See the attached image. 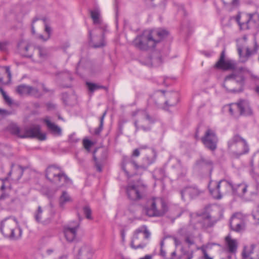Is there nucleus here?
<instances>
[{
  "label": "nucleus",
  "instance_id": "nucleus-40",
  "mask_svg": "<svg viewBox=\"0 0 259 259\" xmlns=\"http://www.w3.org/2000/svg\"><path fill=\"white\" fill-rule=\"evenodd\" d=\"M28 96H31L38 98L42 96V94L39 91L38 89L29 85Z\"/></svg>",
  "mask_w": 259,
  "mask_h": 259
},
{
  "label": "nucleus",
  "instance_id": "nucleus-36",
  "mask_svg": "<svg viewBox=\"0 0 259 259\" xmlns=\"http://www.w3.org/2000/svg\"><path fill=\"white\" fill-rule=\"evenodd\" d=\"M107 111H105L100 118V124L99 126L95 130L94 134L99 135L103 129L104 120L106 115Z\"/></svg>",
  "mask_w": 259,
  "mask_h": 259
},
{
  "label": "nucleus",
  "instance_id": "nucleus-29",
  "mask_svg": "<svg viewBox=\"0 0 259 259\" xmlns=\"http://www.w3.org/2000/svg\"><path fill=\"white\" fill-rule=\"evenodd\" d=\"M72 199L66 191H63L59 198V206L64 208L65 204L67 202H72Z\"/></svg>",
  "mask_w": 259,
  "mask_h": 259
},
{
  "label": "nucleus",
  "instance_id": "nucleus-43",
  "mask_svg": "<svg viewBox=\"0 0 259 259\" xmlns=\"http://www.w3.org/2000/svg\"><path fill=\"white\" fill-rule=\"evenodd\" d=\"M83 211L87 219L92 220V210L88 205L83 207Z\"/></svg>",
  "mask_w": 259,
  "mask_h": 259
},
{
  "label": "nucleus",
  "instance_id": "nucleus-61",
  "mask_svg": "<svg viewBox=\"0 0 259 259\" xmlns=\"http://www.w3.org/2000/svg\"><path fill=\"white\" fill-rule=\"evenodd\" d=\"M45 31L48 33V36H49V37H50V34H51V27H49V26L46 25Z\"/></svg>",
  "mask_w": 259,
  "mask_h": 259
},
{
  "label": "nucleus",
  "instance_id": "nucleus-32",
  "mask_svg": "<svg viewBox=\"0 0 259 259\" xmlns=\"http://www.w3.org/2000/svg\"><path fill=\"white\" fill-rule=\"evenodd\" d=\"M34 49L38 51V55L40 59H45L48 57L49 52L46 48L40 46H35Z\"/></svg>",
  "mask_w": 259,
  "mask_h": 259
},
{
  "label": "nucleus",
  "instance_id": "nucleus-60",
  "mask_svg": "<svg viewBox=\"0 0 259 259\" xmlns=\"http://www.w3.org/2000/svg\"><path fill=\"white\" fill-rule=\"evenodd\" d=\"M9 197V195L5 192H3L1 195H0V200H4L6 198Z\"/></svg>",
  "mask_w": 259,
  "mask_h": 259
},
{
  "label": "nucleus",
  "instance_id": "nucleus-46",
  "mask_svg": "<svg viewBox=\"0 0 259 259\" xmlns=\"http://www.w3.org/2000/svg\"><path fill=\"white\" fill-rule=\"evenodd\" d=\"M200 162H201V164L203 165L209 166L211 168H212V167L213 162L209 159H205L204 158H201Z\"/></svg>",
  "mask_w": 259,
  "mask_h": 259
},
{
  "label": "nucleus",
  "instance_id": "nucleus-12",
  "mask_svg": "<svg viewBox=\"0 0 259 259\" xmlns=\"http://www.w3.org/2000/svg\"><path fill=\"white\" fill-rule=\"evenodd\" d=\"M201 141L207 149L213 152L217 149L219 139L214 130L211 128L207 129L201 137Z\"/></svg>",
  "mask_w": 259,
  "mask_h": 259
},
{
  "label": "nucleus",
  "instance_id": "nucleus-63",
  "mask_svg": "<svg viewBox=\"0 0 259 259\" xmlns=\"http://www.w3.org/2000/svg\"><path fill=\"white\" fill-rule=\"evenodd\" d=\"M6 50V44L4 42H0V50L5 51Z\"/></svg>",
  "mask_w": 259,
  "mask_h": 259
},
{
  "label": "nucleus",
  "instance_id": "nucleus-6",
  "mask_svg": "<svg viewBox=\"0 0 259 259\" xmlns=\"http://www.w3.org/2000/svg\"><path fill=\"white\" fill-rule=\"evenodd\" d=\"M230 182L226 180L217 181L210 180L208 185V188L211 196L217 200L222 198L223 196L230 191Z\"/></svg>",
  "mask_w": 259,
  "mask_h": 259
},
{
  "label": "nucleus",
  "instance_id": "nucleus-13",
  "mask_svg": "<svg viewBox=\"0 0 259 259\" xmlns=\"http://www.w3.org/2000/svg\"><path fill=\"white\" fill-rule=\"evenodd\" d=\"M147 186L144 184L138 185H129L126 188V193L129 199L132 200L141 199L146 193Z\"/></svg>",
  "mask_w": 259,
  "mask_h": 259
},
{
  "label": "nucleus",
  "instance_id": "nucleus-11",
  "mask_svg": "<svg viewBox=\"0 0 259 259\" xmlns=\"http://www.w3.org/2000/svg\"><path fill=\"white\" fill-rule=\"evenodd\" d=\"M229 112L235 117L251 115L252 110L248 101L241 100L229 105Z\"/></svg>",
  "mask_w": 259,
  "mask_h": 259
},
{
  "label": "nucleus",
  "instance_id": "nucleus-62",
  "mask_svg": "<svg viewBox=\"0 0 259 259\" xmlns=\"http://www.w3.org/2000/svg\"><path fill=\"white\" fill-rule=\"evenodd\" d=\"M38 20L37 18H34L32 22V24H31V31H32V33L33 34H34L35 33V31H34V23Z\"/></svg>",
  "mask_w": 259,
  "mask_h": 259
},
{
  "label": "nucleus",
  "instance_id": "nucleus-34",
  "mask_svg": "<svg viewBox=\"0 0 259 259\" xmlns=\"http://www.w3.org/2000/svg\"><path fill=\"white\" fill-rule=\"evenodd\" d=\"M29 86L24 84L19 85L16 87V91L17 94L21 96H28Z\"/></svg>",
  "mask_w": 259,
  "mask_h": 259
},
{
  "label": "nucleus",
  "instance_id": "nucleus-35",
  "mask_svg": "<svg viewBox=\"0 0 259 259\" xmlns=\"http://www.w3.org/2000/svg\"><path fill=\"white\" fill-rule=\"evenodd\" d=\"M10 131L11 133L14 135L21 138V136H23L24 130H21L17 125L12 124L10 126Z\"/></svg>",
  "mask_w": 259,
  "mask_h": 259
},
{
  "label": "nucleus",
  "instance_id": "nucleus-1",
  "mask_svg": "<svg viewBox=\"0 0 259 259\" xmlns=\"http://www.w3.org/2000/svg\"><path fill=\"white\" fill-rule=\"evenodd\" d=\"M251 77L256 78V76L248 69L239 67L226 76L223 83V87L228 91L231 93H240L243 91L246 79Z\"/></svg>",
  "mask_w": 259,
  "mask_h": 259
},
{
  "label": "nucleus",
  "instance_id": "nucleus-39",
  "mask_svg": "<svg viewBox=\"0 0 259 259\" xmlns=\"http://www.w3.org/2000/svg\"><path fill=\"white\" fill-rule=\"evenodd\" d=\"M43 210L40 206H38L37 209L34 213V218L35 221L38 223H41L42 214Z\"/></svg>",
  "mask_w": 259,
  "mask_h": 259
},
{
  "label": "nucleus",
  "instance_id": "nucleus-26",
  "mask_svg": "<svg viewBox=\"0 0 259 259\" xmlns=\"http://www.w3.org/2000/svg\"><path fill=\"white\" fill-rule=\"evenodd\" d=\"M168 98L169 99L167 100L164 99V109H166L169 107L175 106L179 101L178 94L176 93L169 94Z\"/></svg>",
  "mask_w": 259,
  "mask_h": 259
},
{
  "label": "nucleus",
  "instance_id": "nucleus-48",
  "mask_svg": "<svg viewBox=\"0 0 259 259\" xmlns=\"http://www.w3.org/2000/svg\"><path fill=\"white\" fill-rule=\"evenodd\" d=\"M79 141V139L77 138L74 134L70 135L69 137V141L71 143H76Z\"/></svg>",
  "mask_w": 259,
  "mask_h": 259
},
{
  "label": "nucleus",
  "instance_id": "nucleus-27",
  "mask_svg": "<svg viewBox=\"0 0 259 259\" xmlns=\"http://www.w3.org/2000/svg\"><path fill=\"white\" fill-rule=\"evenodd\" d=\"M49 130L54 135L60 136L62 134L61 128L54 123L52 122L49 119L44 120Z\"/></svg>",
  "mask_w": 259,
  "mask_h": 259
},
{
  "label": "nucleus",
  "instance_id": "nucleus-5",
  "mask_svg": "<svg viewBox=\"0 0 259 259\" xmlns=\"http://www.w3.org/2000/svg\"><path fill=\"white\" fill-rule=\"evenodd\" d=\"M227 145L228 150L236 158L249 153V147L247 141L239 134L234 135L228 141Z\"/></svg>",
  "mask_w": 259,
  "mask_h": 259
},
{
  "label": "nucleus",
  "instance_id": "nucleus-19",
  "mask_svg": "<svg viewBox=\"0 0 259 259\" xmlns=\"http://www.w3.org/2000/svg\"><path fill=\"white\" fill-rule=\"evenodd\" d=\"M230 190H231L234 195L238 196H244L247 192L248 186L245 183H241L237 185H234L232 182H230Z\"/></svg>",
  "mask_w": 259,
  "mask_h": 259
},
{
  "label": "nucleus",
  "instance_id": "nucleus-3",
  "mask_svg": "<svg viewBox=\"0 0 259 259\" xmlns=\"http://www.w3.org/2000/svg\"><path fill=\"white\" fill-rule=\"evenodd\" d=\"M153 157L150 158L146 157L147 164L139 165L135 160H134L132 157H128L124 156L123 157L122 162L121 163V168L124 172L125 174L128 178L132 177L131 175V166H133L134 170L137 171L140 170L145 171L147 169L148 166L154 162L156 160L157 153L155 149H152Z\"/></svg>",
  "mask_w": 259,
  "mask_h": 259
},
{
  "label": "nucleus",
  "instance_id": "nucleus-24",
  "mask_svg": "<svg viewBox=\"0 0 259 259\" xmlns=\"http://www.w3.org/2000/svg\"><path fill=\"white\" fill-rule=\"evenodd\" d=\"M199 222L202 227L206 229L213 227L216 223V221L212 220L210 214H205L202 216Z\"/></svg>",
  "mask_w": 259,
  "mask_h": 259
},
{
  "label": "nucleus",
  "instance_id": "nucleus-49",
  "mask_svg": "<svg viewBox=\"0 0 259 259\" xmlns=\"http://www.w3.org/2000/svg\"><path fill=\"white\" fill-rule=\"evenodd\" d=\"M185 241L188 244L189 247H190L191 245L195 244V241L194 239L193 238H191L190 236L186 237L185 239Z\"/></svg>",
  "mask_w": 259,
  "mask_h": 259
},
{
  "label": "nucleus",
  "instance_id": "nucleus-31",
  "mask_svg": "<svg viewBox=\"0 0 259 259\" xmlns=\"http://www.w3.org/2000/svg\"><path fill=\"white\" fill-rule=\"evenodd\" d=\"M244 221H245V220L241 214H234L230 219V227L231 228Z\"/></svg>",
  "mask_w": 259,
  "mask_h": 259
},
{
  "label": "nucleus",
  "instance_id": "nucleus-50",
  "mask_svg": "<svg viewBox=\"0 0 259 259\" xmlns=\"http://www.w3.org/2000/svg\"><path fill=\"white\" fill-rule=\"evenodd\" d=\"M252 216L254 220L259 221V206L252 212Z\"/></svg>",
  "mask_w": 259,
  "mask_h": 259
},
{
  "label": "nucleus",
  "instance_id": "nucleus-2",
  "mask_svg": "<svg viewBox=\"0 0 259 259\" xmlns=\"http://www.w3.org/2000/svg\"><path fill=\"white\" fill-rule=\"evenodd\" d=\"M143 210L149 217H162L168 210L165 201L159 197H152L147 200Z\"/></svg>",
  "mask_w": 259,
  "mask_h": 259
},
{
  "label": "nucleus",
  "instance_id": "nucleus-21",
  "mask_svg": "<svg viewBox=\"0 0 259 259\" xmlns=\"http://www.w3.org/2000/svg\"><path fill=\"white\" fill-rule=\"evenodd\" d=\"M149 32L152 33L153 39L156 41V46L169 34L168 31L162 29L150 30Z\"/></svg>",
  "mask_w": 259,
  "mask_h": 259
},
{
  "label": "nucleus",
  "instance_id": "nucleus-10",
  "mask_svg": "<svg viewBox=\"0 0 259 259\" xmlns=\"http://www.w3.org/2000/svg\"><path fill=\"white\" fill-rule=\"evenodd\" d=\"M150 233L145 225H143L136 230L132 240L131 242V246L132 248L137 249L145 247L147 243L144 242L143 239H148L150 237Z\"/></svg>",
  "mask_w": 259,
  "mask_h": 259
},
{
  "label": "nucleus",
  "instance_id": "nucleus-16",
  "mask_svg": "<svg viewBox=\"0 0 259 259\" xmlns=\"http://www.w3.org/2000/svg\"><path fill=\"white\" fill-rule=\"evenodd\" d=\"M214 68L224 70L234 69L235 64L231 60H225V50L222 51L219 60L214 65Z\"/></svg>",
  "mask_w": 259,
  "mask_h": 259
},
{
  "label": "nucleus",
  "instance_id": "nucleus-56",
  "mask_svg": "<svg viewBox=\"0 0 259 259\" xmlns=\"http://www.w3.org/2000/svg\"><path fill=\"white\" fill-rule=\"evenodd\" d=\"M4 99L6 101V102L9 104L11 105L12 104V101L11 98L7 95H6L3 97Z\"/></svg>",
  "mask_w": 259,
  "mask_h": 259
},
{
  "label": "nucleus",
  "instance_id": "nucleus-33",
  "mask_svg": "<svg viewBox=\"0 0 259 259\" xmlns=\"http://www.w3.org/2000/svg\"><path fill=\"white\" fill-rule=\"evenodd\" d=\"M85 84L88 87V90L91 93H93L95 91L99 89H104L106 91L108 90V88L105 86L98 85L90 82H86Z\"/></svg>",
  "mask_w": 259,
  "mask_h": 259
},
{
  "label": "nucleus",
  "instance_id": "nucleus-14",
  "mask_svg": "<svg viewBox=\"0 0 259 259\" xmlns=\"http://www.w3.org/2000/svg\"><path fill=\"white\" fill-rule=\"evenodd\" d=\"M98 29L101 31V34L99 36H95L93 38L92 37L91 30H89L90 43L91 46L94 48L103 47L106 45L105 33L107 30V26H101L99 27Z\"/></svg>",
  "mask_w": 259,
  "mask_h": 259
},
{
  "label": "nucleus",
  "instance_id": "nucleus-41",
  "mask_svg": "<svg viewBox=\"0 0 259 259\" xmlns=\"http://www.w3.org/2000/svg\"><path fill=\"white\" fill-rule=\"evenodd\" d=\"M245 222H242L241 223H239V224H237L236 225L231 227V229L237 233H240L243 232L245 229Z\"/></svg>",
  "mask_w": 259,
  "mask_h": 259
},
{
  "label": "nucleus",
  "instance_id": "nucleus-28",
  "mask_svg": "<svg viewBox=\"0 0 259 259\" xmlns=\"http://www.w3.org/2000/svg\"><path fill=\"white\" fill-rule=\"evenodd\" d=\"M225 8L228 11L237 9L240 4V0H222Z\"/></svg>",
  "mask_w": 259,
  "mask_h": 259
},
{
  "label": "nucleus",
  "instance_id": "nucleus-47",
  "mask_svg": "<svg viewBox=\"0 0 259 259\" xmlns=\"http://www.w3.org/2000/svg\"><path fill=\"white\" fill-rule=\"evenodd\" d=\"M83 145L87 150L89 151L92 146L93 145V143L88 139H83Z\"/></svg>",
  "mask_w": 259,
  "mask_h": 259
},
{
  "label": "nucleus",
  "instance_id": "nucleus-55",
  "mask_svg": "<svg viewBox=\"0 0 259 259\" xmlns=\"http://www.w3.org/2000/svg\"><path fill=\"white\" fill-rule=\"evenodd\" d=\"M255 79V91L259 94V78L256 76V78H254Z\"/></svg>",
  "mask_w": 259,
  "mask_h": 259
},
{
  "label": "nucleus",
  "instance_id": "nucleus-51",
  "mask_svg": "<svg viewBox=\"0 0 259 259\" xmlns=\"http://www.w3.org/2000/svg\"><path fill=\"white\" fill-rule=\"evenodd\" d=\"M163 245H164L163 242V241H161V242H160V256H161L162 257H164V258H165V257H166V251H165V250H163Z\"/></svg>",
  "mask_w": 259,
  "mask_h": 259
},
{
  "label": "nucleus",
  "instance_id": "nucleus-59",
  "mask_svg": "<svg viewBox=\"0 0 259 259\" xmlns=\"http://www.w3.org/2000/svg\"><path fill=\"white\" fill-rule=\"evenodd\" d=\"M203 259H213L211 257H210L207 254L206 250H203Z\"/></svg>",
  "mask_w": 259,
  "mask_h": 259
},
{
  "label": "nucleus",
  "instance_id": "nucleus-52",
  "mask_svg": "<svg viewBox=\"0 0 259 259\" xmlns=\"http://www.w3.org/2000/svg\"><path fill=\"white\" fill-rule=\"evenodd\" d=\"M24 169L25 168L22 166L21 165L18 166V169L17 170V172L19 174V176L18 177V179H20L22 176Z\"/></svg>",
  "mask_w": 259,
  "mask_h": 259
},
{
  "label": "nucleus",
  "instance_id": "nucleus-53",
  "mask_svg": "<svg viewBox=\"0 0 259 259\" xmlns=\"http://www.w3.org/2000/svg\"><path fill=\"white\" fill-rule=\"evenodd\" d=\"M11 112L6 110V109H0V115L2 116H6L8 115L11 114Z\"/></svg>",
  "mask_w": 259,
  "mask_h": 259
},
{
  "label": "nucleus",
  "instance_id": "nucleus-15",
  "mask_svg": "<svg viewBox=\"0 0 259 259\" xmlns=\"http://www.w3.org/2000/svg\"><path fill=\"white\" fill-rule=\"evenodd\" d=\"M21 138H37L39 140L44 141L46 139L45 134L40 132L39 125H35L33 127L24 130L23 136Z\"/></svg>",
  "mask_w": 259,
  "mask_h": 259
},
{
  "label": "nucleus",
  "instance_id": "nucleus-42",
  "mask_svg": "<svg viewBox=\"0 0 259 259\" xmlns=\"http://www.w3.org/2000/svg\"><path fill=\"white\" fill-rule=\"evenodd\" d=\"M138 120H135L134 122V125L136 127V131L137 132L140 129L142 130L143 131L146 132L151 131V127L150 126H144V125H139Z\"/></svg>",
  "mask_w": 259,
  "mask_h": 259
},
{
  "label": "nucleus",
  "instance_id": "nucleus-45",
  "mask_svg": "<svg viewBox=\"0 0 259 259\" xmlns=\"http://www.w3.org/2000/svg\"><path fill=\"white\" fill-rule=\"evenodd\" d=\"M93 160L95 161V165L97 170L101 172L102 171V163L98 160L94 154H93Z\"/></svg>",
  "mask_w": 259,
  "mask_h": 259
},
{
  "label": "nucleus",
  "instance_id": "nucleus-17",
  "mask_svg": "<svg viewBox=\"0 0 259 259\" xmlns=\"http://www.w3.org/2000/svg\"><path fill=\"white\" fill-rule=\"evenodd\" d=\"M165 91L159 90L155 92L149 99L150 103L154 104L158 108L164 109Z\"/></svg>",
  "mask_w": 259,
  "mask_h": 259
},
{
  "label": "nucleus",
  "instance_id": "nucleus-44",
  "mask_svg": "<svg viewBox=\"0 0 259 259\" xmlns=\"http://www.w3.org/2000/svg\"><path fill=\"white\" fill-rule=\"evenodd\" d=\"M258 47L257 46V45L256 43L255 44L253 50H250V49L249 48H247L246 49L245 57L246 58H248L251 55L256 53L257 50H258Z\"/></svg>",
  "mask_w": 259,
  "mask_h": 259
},
{
  "label": "nucleus",
  "instance_id": "nucleus-64",
  "mask_svg": "<svg viewBox=\"0 0 259 259\" xmlns=\"http://www.w3.org/2000/svg\"><path fill=\"white\" fill-rule=\"evenodd\" d=\"M173 239L175 242V244L176 246H178L181 244V242L177 239V238L175 237L173 238Z\"/></svg>",
  "mask_w": 259,
  "mask_h": 259
},
{
  "label": "nucleus",
  "instance_id": "nucleus-57",
  "mask_svg": "<svg viewBox=\"0 0 259 259\" xmlns=\"http://www.w3.org/2000/svg\"><path fill=\"white\" fill-rule=\"evenodd\" d=\"M140 151L138 149H136L133 151L132 153L133 157H138L140 155Z\"/></svg>",
  "mask_w": 259,
  "mask_h": 259
},
{
  "label": "nucleus",
  "instance_id": "nucleus-18",
  "mask_svg": "<svg viewBox=\"0 0 259 259\" xmlns=\"http://www.w3.org/2000/svg\"><path fill=\"white\" fill-rule=\"evenodd\" d=\"M203 191L196 186H187L181 191V197L183 199L185 195H188L191 198L198 196Z\"/></svg>",
  "mask_w": 259,
  "mask_h": 259
},
{
  "label": "nucleus",
  "instance_id": "nucleus-9",
  "mask_svg": "<svg viewBox=\"0 0 259 259\" xmlns=\"http://www.w3.org/2000/svg\"><path fill=\"white\" fill-rule=\"evenodd\" d=\"M156 41L153 39L152 33L139 35L134 39L133 45L137 49L143 51L152 50L156 47Z\"/></svg>",
  "mask_w": 259,
  "mask_h": 259
},
{
  "label": "nucleus",
  "instance_id": "nucleus-22",
  "mask_svg": "<svg viewBox=\"0 0 259 259\" xmlns=\"http://www.w3.org/2000/svg\"><path fill=\"white\" fill-rule=\"evenodd\" d=\"M225 240L228 251L232 253H236L238 247L237 240L232 239L231 235L229 234L225 237Z\"/></svg>",
  "mask_w": 259,
  "mask_h": 259
},
{
  "label": "nucleus",
  "instance_id": "nucleus-30",
  "mask_svg": "<svg viewBox=\"0 0 259 259\" xmlns=\"http://www.w3.org/2000/svg\"><path fill=\"white\" fill-rule=\"evenodd\" d=\"M5 75H7L8 80L10 81L11 78V73L9 66L0 67V83H4L3 78Z\"/></svg>",
  "mask_w": 259,
  "mask_h": 259
},
{
  "label": "nucleus",
  "instance_id": "nucleus-58",
  "mask_svg": "<svg viewBox=\"0 0 259 259\" xmlns=\"http://www.w3.org/2000/svg\"><path fill=\"white\" fill-rule=\"evenodd\" d=\"M156 171L160 175L161 177H163L164 174V170L162 168H159L156 170Z\"/></svg>",
  "mask_w": 259,
  "mask_h": 259
},
{
  "label": "nucleus",
  "instance_id": "nucleus-37",
  "mask_svg": "<svg viewBox=\"0 0 259 259\" xmlns=\"http://www.w3.org/2000/svg\"><path fill=\"white\" fill-rule=\"evenodd\" d=\"M180 251L182 255L185 256V259H193L194 257V251L193 250H188L183 246L181 248Z\"/></svg>",
  "mask_w": 259,
  "mask_h": 259
},
{
  "label": "nucleus",
  "instance_id": "nucleus-20",
  "mask_svg": "<svg viewBox=\"0 0 259 259\" xmlns=\"http://www.w3.org/2000/svg\"><path fill=\"white\" fill-rule=\"evenodd\" d=\"M92 254L91 247L83 245L79 249L76 258L77 259H90L92 256Z\"/></svg>",
  "mask_w": 259,
  "mask_h": 259
},
{
  "label": "nucleus",
  "instance_id": "nucleus-25",
  "mask_svg": "<svg viewBox=\"0 0 259 259\" xmlns=\"http://www.w3.org/2000/svg\"><path fill=\"white\" fill-rule=\"evenodd\" d=\"M78 227L79 225H77L72 228L67 227L64 229V233L67 241L71 242L74 240Z\"/></svg>",
  "mask_w": 259,
  "mask_h": 259
},
{
  "label": "nucleus",
  "instance_id": "nucleus-54",
  "mask_svg": "<svg viewBox=\"0 0 259 259\" xmlns=\"http://www.w3.org/2000/svg\"><path fill=\"white\" fill-rule=\"evenodd\" d=\"M29 46V45H27L24 48V51L26 52V53L24 54V56L27 58H31L32 56V54L31 53H27V51H28Z\"/></svg>",
  "mask_w": 259,
  "mask_h": 259
},
{
  "label": "nucleus",
  "instance_id": "nucleus-8",
  "mask_svg": "<svg viewBox=\"0 0 259 259\" xmlns=\"http://www.w3.org/2000/svg\"><path fill=\"white\" fill-rule=\"evenodd\" d=\"M235 19L242 30L256 28L259 26V14L257 13L246 14L242 16L239 14Z\"/></svg>",
  "mask_w": 259,
  "mask_h": 259
},
{
  "label": "nucleus",
  "instance_id": "nucleus-38",
  "mask_svg": "<svg viewBox=\"0 0 259 259\" xmlns=\"http://www.w3.org/2000/svg\"><path fill=\"white\" fill-rule=\"evenodd\" d=\"M91 17L93 19V23L95 24L100 23V13L98 10H92L90 12Z\"/></svg>",
  "mask_w": 259,
  "mask_h": 259
},
{
  "label": "nucleus",
  "instance_id": "nucleus-7",
  "mask_svg": "<svg viewBox=\"0 0 259 259\" xmlns=\"http://www.w3.org/2000/svg\"><path fill=\"white\" fill-rule=\"evenodd\" d=\"M46 177L51 183L68 184L72 182L62 168L56 164L48 166L46 170Z\"/></svg>",
  "mask_w": 259,
  "mask_h": 259
},
{
  "label": "nucleus",
  "instance_id": "nucleus-23",
  "mask_svg": "<svg viewBox=\"0 0 259 259\" xmlns=\"http://www.w3.org/2000/svg\"><path fill=\"white\" fill-rule=\"evenodd\" d=\"M137 113H139L141 120L148 121L149 124H153L158 120L156 116L150 115L146 110H139L137 112L133 113V115L135 116Z\"/></svg>",
  "mask_w": 259,
  "mask_h": 259
},
{
  "label": "nucleus",
  "instance_id": "nucleus-4",
  "mask_svg": "<svg viewBox=\"0 0 259 259\" xmlns=\"http://www.w3.org/2000/svg\"><path fill=\"white\" fill-rule=\"evenodd\" d=\"M0 231L4 237L14 240L20 238L22 233L16 220L11 218H6L1 222Z\"/></svg>",
  "mask_w": 259,
  "mask_h": 259
}]
</instances>
